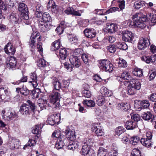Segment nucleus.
Returning a JSON list of instances; mask_svg holds the SVG:
<instances>
[{
  "label": "nucleus",
  "mask_w": 156,
  "mask_h": 156,
  "mask_svg": "<svg viewBox=\"0 0 156 156\" xmlns=\"http://www.w3.org/2000/svg\"><path fill=\"white\" fill-rule=\"evenodd\" d=\"M91 140L88 139L83 143L81 149L82 154L87 156H94L95 151L90 146Z\"/></svg>",
  "instance_id": "nucleus-4"
},
{
  "label": "nucleus",
  "mask_w": 156,
  "mask_h": 156,
  "mask_svg": "<svg viewBox=\"0 0 156 156\" xmlns=\"http://www.w3.org/2000/svg\"><path fill=\"white\" fill-rule=\"evenodd\" d=\"M8 91L4 87L0 88V102L6 98Z\"/></svg>",
  "instance_id": "nucleus-32"
},
{
  "label": "nucleus",
  "mask_w": 156,
  "mask_h": 156,
  "mask_svg": "<svg viewBox=\"0 0 156 156\" xmlns=\"http://www.w3.org/2000/svg\"><path fill=\"white\" fill-rule=\"evenodd\" d=\"M41 93L40 89H36L32 91L31 94L33 96V98H38L39 97V95Z\"/></svg>",
  "instance_id": "nucleus-49"
},
{
  "label": "nucleus",
  "mask_w": 156,
  "mask_h": 156,
  "mask_svg": "<svg viewBox=\"0 0 156 156\" xmlns=\"http://www.w3.org/2000/svg\"><path fill=\"white\" fill-rule=\"evenodd\" d=\"M42 20L44 23H47L51 21L52 19L51 16L47 12H45L43 14V15L41 18Z\"/></svg>",
  "instance_id": "nucleus-37"
},
{
  "label": "nucleus",
  "mask_w": 156,
  "mask_h": 156,
  "mask_svg": "<svg viewBox=\"0 0 156 156\" xmlns=\"http://www.w3.org/2000/svg\"><path fill=\"white\" fill-rule=\"evenodd\" d=\"M51 83L53 86V90L59 91L61 87V83L59 82L58 80L55 77H52Z\"/></svg>",
  "instance_id": "nucleus-19"
},
{
  "label": "nucleus",
  "mask_w": 156,
  "mask_h": 156,
  "mask_svg": "<svg viewBox=\"0 0 156 156\" xmlns=\"http://www.w3.org/2000/svg\"><path fill=\"white\" fill-rule=\"evenodd\" d=\"M140 141V138L137 136L131 137L129 140V142L131 144L133 145H136Z\"/></svg>",
  "instance_id": "nucleus-45"
},
{
  "label": "nucleus",
  "mask_w": 156,
  "mask_h": 156,
  "mask_svg": "<svg viewBox=\"0 0 156 156\" xmlns=\"http://www.w3.org/2000/svg\"><path fill=\"white\" fill-rule=\"evenodd\" d=\"M61 136L64 135H61V131L59 130H57L54 132L52 135V136L53 137H55L58 139L60 138Z\"/></svg>",
  "instance_id": "nucleus-54"
},
{
  "label": "nucleus",
  "mask_w": 156,
  "mask_h": 156,
  "mask_svg": "<svg viewBox=\"0 0 156 156\" xmlns=\"http://www.w3.org/2000/svg\"><path fill=\"white\" fill-rule=\"evenodd\" d=\"M9 20L12 23L17 24L19 20V16L15 13H12L10 16Z\"/></svg>",
  "instance_id": "nucleus-28"
},
{
  "label": "nucleus",
  "mask_w": 156,
  "mask_h": 156,
  "mask_svg": "<svg viewBox=\"0 0 156 156\" xmlns=\"http://www.w3.org/2000/svg\"><path fill=\"white\" fill-rule=\"evenodd\" d=\"M145 2L144 1L138 0L134 2L133 8L135 9H139L145 6Z\"/></svg>",
  "instance_id": "nucleus-30"
},
{
  "label": "nucleus",
  "mask_w": 156,
  "mask_h": 156,
  "mask_svg": "<svg viewBox=\"0 0 156 156\" xmlns=\"http://www.w3.org/2000/svg\"><path fill=\"white\" fill-rule=\"evenodd\" d=\"M4 49L5 52L9 55L14 54L16 51L14 47L10 43L7 44Z\"/></svg>",
  "instance_id": "nucleus-14"
},
{
  "label": "nucleus",
  "mask_w": 156,
  "mask_h": 156,
  "mask_svg": "<svg viewBox=\"0 0 156 156\" xmlns=\"http://www.w3.org/2000/svg\"><path fill=\"white\" fill-rule=\"evenodd\" d=\"M116 46L114 44L109 45L107 47L108 50L111 53H114L116 50Z\"/></svg>",
  "instance_id": "nucleus-55"
},
{
  "label": "nucleus",
  "mask_w": 156,
  "mask_h": 156,
  "mask_svg": "<svg viewBox=\"0 0 156 156\" xmlns=\"http://www.w3.org/2000/svg\"><path fill=\"white\" fill-rule=\"evenodd\" d=\"M48 6L50 8L51 7V11L53 13L57 14L59 12L58 7L55 4L54 2L52 0L50 1L48 3Z\"/></svg>",
  "instance_id": "nucleus-18"
},
{
  "label": "nucleus",
  "mask_w": 156,
  "mask_h": 156,
  "mask_svg": "<svg viewBox=\"0 0 156 156\" xmlns=\"http://www.w3.org/2000/svg\"><path fill=\"white\" fill-rule=\"evenodd\" d=\"M50 102L53 104V107L54 108L58 107L59 104L58 103H56V102L59 101L61 95L58 92L53 90L52 93L49 96Z\"/></svg>",
  "instance_id": "nucleus-6"
},
{
  "label": "nucleus",
  "mask_w": 156,
  "mask_h": 156,
  "mask_svg": "<svg viewBox=\"0 0 156 156\" xmlns=\"http://www.w3.org/2000/svg\"><path fill=\"white\" fill-rule=\"evenodd\" d=\"M16 58L14 57L11 56L7 59L6 66L9 69L12 70L18 69V68L16 66Z\"/></svg>",
  "instance_id": "nucleus-8"
},
{
  "label": "nucleus",
  "mask_w": 156,
  "mask_h": 156,
  "mask_svg": "<svg viewBox=\"0 0 156 156\" xmlns=\"http://www.w3.org/2000/svg\"><path fill=\"white\" fill-rule=\"evenodd\" d=\"M62 25V23H61L59 26L57 27L55 30L58 34H61L63 33L64 29Z\"/></svg>",
  "instance_id": "nucleus-56"
},
{
  "label": "nucleus",
  "mask_w": 156,
  "mask_h": 156,
  "mask_svg": "<svg viewBox=\"0 0 156 156\" xmlns=\"http://www.w3.org/2000/svg\"><path fill=\"white\" fill-rule=\"evenodd\" d=\"M41 128L39 126L36 125L33 127L32 130V133L33 134H39L40 132Z\"/></svg>",
  "instance_id": "nucleus-58"
},
{
  "label": "nucleus",
  "mask_w": 156,
  "mask_h": 156,
  "mask_svg": "<svg viewBox=\"0 0 156 156\" xmlns=\"http://www.w3.org/2000/svg\"><path fill=\"white\" fill-rule=\"evenodd\" d=\"M125 131V129L122 126H119L115 129L116 134L118 136H119Z\"/></svg>",
  "instance_id": "nucleus-50"
},
{
  "label": "nucleus",
  "mask_w": 156,
  "mask_h": 156,
  "mask_svg": "<svg viewBox=\"0 0 156 156\" xmlns=\"http://www.w3.org/2000/svg\"><path fill=\"white\" fill-rule=\"evenodd\" d=\"M130 156H141V153L139 150L134 149Z\"/></svg>",
  "instance_id": "nucleus-61"
},
{
  "label": "nucleus",
  "mask_w": 156,
  "mask_h": 156,
  "mask_svg": "<svg viewBox=\"0 0 156 156\" xmlns=\"http://www.w3.org/2000/svg\"><path fill=\"white\" fill-rule=\"evenodd\" d=\"M150 41L148 38H142L140 39L138 47L140 50H143L150 45Z\"/></svg>",
  "instance_id": "nucleus-12"
},
{
  "label": "nucleus",
  "mask_w": 156,
  "mask_h": 156,
  "mask_svg": "<svg viewBox=\"0 0 156 156\" xmlns=\"http://www.w3.org/2000/svg\"><path fill=\"white\" fill-rule=\"evenodd\" d=\"M118 27L116 25L112 23L107 25L106 29L108 33H114L117 31Z\"/></svg>",
  "instance_id": "nucleus-29"
},
{
  "label": "nucleus",
  "mask_w": 156,
  "mask_h": 156,
  "mask_svg": "<svg viewBox=\"0 0 156 156\" xmlns=\"http://www.w3.org/2000/svg\"><path fill=\"white\" fill-rule=\"evenodd\" d=\"M16 115V114L14 111L8 110L6 113V115H2V117L5 120L9 121L15 118Z\"/></svg>",
  "instance_id": "nucleus-16"
},
{
  "label": "nucleus",
  "mask_w": 156,
  "mask_h": 156,
  "mask_svg": "<svg viewBox=\"0 0 156 156\" xmlns=\"http://www.w3.org/2000/svg\"><path fill=\"white\" fill-rule=\"evenodd\" d=\"M116 46L119 49L122 50H126L128 48L127 45L124 42H116Z\"/></svg>",
  "instance_id": "nucleus-42"
},
{
  "label": "nucleus",
  "mask_w": 156,
  "mask_h": 156,
  "mask_svg": "<svg viewBox=\"0 0 156 156\" xmlns=\"http://www.w3.org/2000/svg\"><path fill=\"white\" fill-rule=\"evenodd\" d=\"M141 106L144 108H147L150 105V103L148 101L143 100L141 101L140 103Z\"/></svg>",
  "instance_id": "nucleus-57"
},
{
  "label": "nucleus",
  "mask_w": 156,
  "mask_h": 156,
  "mask_svg": "<svg viewBox=\"0 0 156 156\" xmlns=\"http://www.w3.org/2000/svg\"><path fill=\"white\" fill-rule=\"evenodd\" d=\"M156 54L150 56L144 55L141 58V60L147 63H150L154 64L156 61Z\"/></svg>",
  "instance_id": "nucleus-15"
},
{
  "label": "nucleus",
  "mask_w": 156,
  "mask_h": 156,
  "mask_svg": "<svg viewBox=\"0 0 156 156\" xmlns=\"http://www.w3.org/2000/svg\"><path fill=\"white\" fill-rule=\"evenodd\" d=\"M119 9L117 7H113L110 8L109 9L106 11V13L107 14L110 13L114 12L116 11H119Z\"/></svg>",
  "instance_id": "nucleus-59"
},
{
  "label": "nucleus",
  "mask_w": 156,
  "mask_h": 156,
  "mask_svg": "<svg viewBox=\"0 0 156 156\" xmlns=\"http://www.w3.org/2000/svg\"><path fill=\"white\" fill-rule=\"evenodd\" d=\"M37 38V42L41 41V36L40 34L37 32H33L31 35L29 41V45L32 48L35 47V44Z\"/></svg>",
  "instance_id": "nucleus-10"
},
{
  "label": "nucleus",
  "mask_w": 156,
  "mask_h": 156,
  "mask_svg": "<svg viewBox=\"0 0 156 156\" xmlns=\"http://www.w3.org/2000/svg\"><path fill=\"white\" fill-rule=\"evenodd\" d=\"M133 73L135 76L140 77L143 75V72L141 69L136 68L133 71Z\"/></svg>",
  "instance_id": "nucleus-46"
},
{
  "label": "nucleus",
  "mask_w": 156,
  "mask_h": 156,
  "mask_svg": "<svg viewBox=\"0 0 156 156\" xmlns=\"http://www.w3.org/2000/svg\"><path fill=\"white\" fill-rule=\"evenodd\" d=\"M68 52L65 48H61L59 50V55L60 58L65 59L68 55Z\"/></svg>",
  "instance_id": "nucleus-35"
},
{
  "label": "nucleus",
  "mask_w": 156,
  "mask_h": 156,
  "mask_svg": "<svg viewBox=\"0 0 156 156\" xmlns=\"http://www.w3.org/2000/svg\"><path fill=\"white\" fill-rule=\"evenodd\" d=\"M130 86L136 90H139L141 86V84L139 81L133 78L130 82Z\"/></svg>",
  "instance_id": "nucleus-22"
},
{
  "label": "nucleus",
  "mask_w": 156,
  "mask_h": 156,
  "mask_svg": "<svg viewBox=\"0 0 156 156\" xmlns=\"http://www.w3.org/2000/svg\"><path fill=\"white\" fill-rule=\"evenodd\" d=\"M99 67L100 69L105 72H111L113 68V65L108 60L103 59L100 61Z\"/></svg>",
  "instance_id": "nucleus-5"
},
{
  "label": "nucleus",
  "mask_w": 156,
  "mask_h": 156,
  "mask_svg": "<svg viewBox=\"0 0 156 156\" xmlns=\"http://www.w3.org/2000/svg\"><path fill=\"white\" fill-rule=\"evenodd\" d=\"M82 94L84 97L87 98H90L91 95L90 91L86 90L83 91Z\"/></svg>",
  "instance_id": "nucleus-62"
},
{
  "label": "nucleus",
  "mask_w": 156,
  "mask_h": 156,
  "mask_svg": "<svg viewBox=\"0 0 156 156\" xmlns=\"http://www.w3.org/2000/svg\"><path fill=\"white\" fill-rule=\"evenodd\" d=\"M30 80L29 82L32 84L34 87H35L37 86V77L35 73L34 72L30 74Z\"/></svg>",
  "instance_id": "nucleus-20"
},
{
  "label": "nucleus",
  "mask_w": 156,
  "mask_h": 156,
  "mask_svg": "<svg viewBox=\"0 0 156 156\" xmlns=\"http://www.w3.org/2000/svg\"><path fill=\"white\" fill-rule=\"evenodd\" d=\"M37 48L38 49V51L39 52L40 54L42 55L43 54V48L42 47V44L40 41L37 42Z\"/></svg>",
  "instance_id": "nucleus-64"
},
{
  "label": "nucleus",
  "mask_w": 156,
  "mask_h": 156,
  "mask_svg": "<svg viewBox=\"0 0 156 156\" xmlns=\"http://www.w3.org/2000/svg\"><path fill=\"white\" fill-rule=\"evenodd\" d=\"M81 58L85 64L88 65H89L90 61V57L89 56L86 54H83L82 55Z\"/></svg>",
  "instance_id": "nucleus-44"
},
{
  "label": "nucleus",
  "mask_w": 156,
  "mask_h": 156,
  "mask_svg": "<svg viewBox=\"0 0 156 156\" xmlns=\"http://www.w3.org/2000/svg\"><path fill=\"white\" fill-rule=\"evenodd\" d=\"M79 144L76 141H71L69 142V145H66L67 149L73 151L78 148Z\"/></svg>",
  "instance_id": "nucleus-27"
},
{
  "label": "nucleus",
  "mask_w": 156,
  "mask_h": 156,
  "mask_svg": "<svg viewBox=\"0 0 156 156\" xmlns=\"http://www.w3.org/2000/svg\"><path fill=\"white\" fill-rule=\"evenodd\" d=\"M100 91L101 94H104L105 97L110 96L112 94V92L111 90L108 89L105 87H101Z\"/></svg>",
  "instance_id": "nucleus-36"
},
{
  "label": "nucleus",
  "mask_w": 156,
  "mask_h": 156,
  "mask_svg": "<svg viewBox=\"0 0 156 156\" xmlns=\"http://www.w3.org/2000/svg\"><path fill=\"white\" fill-rule=\"evenodd\" d=\"M118 66L120 67H126L127 66V63L126 61L122 59H119V62H118Z\"/></svg>",
  "instance_id": "nucleus-52"
},
{
  "label": "nucleus",
  "mask_w": 156,
  "mask_h": 156,
  "mask_svg": "<svg viewBox=\"0 0 156 156\" xmlns=\"http://www.w3.org/2000/svg\"><path fill=\"white\" fill-rule=\"evenodd\" d=\"M38 66L40 67H44L46 64V62L45 60L43 59H41L38 61Z\"/></svg>",
  "instance_id": "nucleus-63"
},
{
  "label": "nucleus",
  "mask_w": 156,
  "mask_h": 156,
  "mask_svg": "<svg viewBox=\"0 0 156 156\" xmlns=\"http://www.w3.org/2000/svg\"><path fill=\"white\" fill-rule=\"evenodd\" d=\"M68 143V140L66 139L65 136H61L56 143L55 147L57 149H59L62 148L65 145L66 146Z\"/></svg>",
  "instance_id": "nucleus-9"
},
{
  "label": "nucleus",
  "mask_w": 156,
  "mask_h": 156,
  "mask_svg": "<svg viewBox=\"0 0 156 156\" xmlns=\"http://www.w3.org/2000/svg\"><path fill=\"white\" fill-rule=\"evenodd\" d=\"M84 32L86 37L88 38H92L94 37L96 34L95 30L93 29H86Z\"/></svg>",
  "instance_id": "nucleus-17"
},
{
  "label": "nucleus",
  "mask_w": 156,
  "mask_h": 156,
  "mask_svg": "<svg viewBox=\"0 0 156 156\" xmlns=\"http://www.w3.org/2000/svg\"><path fill=\"white\" fill-rule=\"evenodd\" d=\"M117 107L118 109H121L125 111H127L130 108L129 104L123 103L118 104Z\"/></svg>",
  "instance_id": "nucleus-38"
},
{
  "label": "nucleus",
  "mask_w": 156,
  "mask_h": 156,
  "mask_svg": "<svg viewBox=\"0 0 156 156\" xmlns=\"http://www.w3.org/2000/svg\"><path fill=\"white\" fill-rule=\"evenodd\" d=\"M125 125L126 129L128 130L133 129L137 126L136 122H133L131 120L127 121L125 123Z\"/></svg>",
  "instance_id": "nucleus-23"
},
{
  "label": "nucleus",
  "mask_w": 156,
  "mask_h": 156,
  "mask_svg": "<svg viewBox=\"0 0 156 156\" xmlns=\"http://www.w3.org/2000/svg\"><path fill=\"white\" fill-rule=\"evenodd\" d=\"M131 119L136 122L140 120V117L138 114H131Z\"/></svg>",
  "instance_id": "nucleus-53"
},
{
  "label": "nucleus",
  "mask_w": 156,
  "mask_h": 156,
  "mask_svg": "<svg viewBox=\"0 0 156 156\" xmlns=\"http://www.w3.org/2000/svg\"><path fill=\"white\" fill-rule=\"evenodd\" d=\"M112 4H115V5L119 6L121 10H122L125 7V1L124 0H113L112 2Z\"/></svg>",
  "instance_id": "nucleus-31"
},
{
  "label": "nucleus",
  "mask_w": 156,
  "mask_h": 156,
  "mask_svg": "<svg viewBox=\"0 0 156 156\" xmlns=\"http://www.w3.org/2000/svg\"><path fill=\"white\" fill-rule=\"evenodd\" d=\"M127 94L130 95L135 94L136 93V90L131 86L128 87L127 89Z\"/></svg>",
  "instance_id": "nucleus-47"
},
{
  "label": "nucleus",
  "mask_w": 156,
  "mask_h": 156,
  "mask_svg": "<svg viewBox=\"0 0 156 156\" xmlns=\"http://www.w3.org/2000/svg\"><path fill=\"white\" fill-rule=\"evenodd\" d=\"M121 77L124 80H131L133 78L130 75L129 73L128 72H124L121 75Z\"/></svg>",
  "instance_id": "nucleus-43"
},
{
  "label": "nucleus",
  "mask_w": 156,
  "mask_h": 156,
  "mask_svg": "<svg viewBox=\"0 0 156 156\" xmlns=\"http://www.w3.org/2000/svg\"><path fill=\"white\" fill-rule=\"evenodd\" d=\"M19 11L22 12H28L27 6L24 3H22L18 4Z\"/></svg>",
  "instance_id": "nucleus-40"
},
{
  "label": "nucleus",
  "mask_w": 156,
  "mask_h": 156,
  "mask_svg": "<svg viewBox=\"0 0 156 156\" xmlns=\"http://www.w3.org/2000/svg\"><path fill=\"white\" fill-rule=\"evenodd\" d=\"M122 40L126 42L134 43V35L133 33L129 30H124L122 33Z\"/></svg>",
  "instance_id": "nucleus-7"
},
{
  "label": "nucleus",
  "mask_w": 156,
  "mask_h": 156,
  "mask_svg": "<svg viewBox=\"0 0 156 156\" xmlns=\"http://www.w3.org/2000/svg\"><path fill=\"white\" fill-rule=\"evenodd\" d=\"M133 21L130 22L129 26L132 27L144 28L145 27L144 22L147 20L146 16L140 12L137 13L132 16Z\"/></svg>",
  "instance_id": "nucleus-1"
},
{
  "label": "nucleus",
  "mask_w": 156,
  "mask_h": 156,
  "mask_svg": "<svg viewBox=\"0 0 156 156\" xmlns=\"http://www.w3.org/2000/svg\"><path fill=\"white\" fill-rule=\"evenodd\" d=\"M105 101V97L102 95H100L98 97V99L97 100V104L99 106L102 105L104 104Z\"/></svg>",
  "instance_id": "nucleus-48"
},
{
  "label": "nucleus",
  "mask_w": 156,
  "mask_h": 156,
  "mask_svg": "<svg viewBox=\"0 0 156 156\" xmlns=\"http://www.w3.org/2000/svg\"><path fill=\"white\" fill-rule=\"evenodd\" d=\"M69 60L71 65L67 62H65L64 64V67L69 72L72 71L73 67L78 68L81 64L80 60L76 56L71 55L69 58Z\"/></svg>",
  "instance_id": "nucleus-3"
},
{
  "label": "nucleus",
  "mask_w": 156,
  "mask_h": 156,
  "mask_svg": "<svg viewBox=\"0 0 156 156\" xmlns=\"http://www.w3.org/2000/svg\"><path fill=\"white\" fill-rule=\"evenodd\" d=\"M82 103L84 105H86L88 107H93L95 106V103L94 101L91 100H84Z\"/></svg>",
  "instance_id": "nucleus-39"
},
{
  "label": "nucleus",
  "mask_w": 156,
  "mask_h": 156,
  "mask_svg": "<svg viewBox=\"0 0 156 156\" xmlns=\"http://www.w3.org/2000/svg\"><path fill=\"white\" fill-rule=\"evenodd\" d=\"M65 133L66 134V138L68 140H69L71 141H73L75 140L76 136L74 131L66 130L65 131Z\"/></svg>",
  "instance_id": "nucleus-21"
},
{
  "label": "nucleus",
  "mask_w": 156,
  "mask_h": 156,
  "mask_svg": "<svg viewBox=\"0 0 156 156\" xmlns=\"http://www.w3.org/2000/svg\"><path fill=\"white\" fill-rule=\"evenodd\" d=\"M53 118L55 124L58 123L60 120V115L59 114H55L51 115Z\"/></svg>",
  "instance_id": "nucleus-60"
},
{
  "label": "nucleus",
  "mask_w": 156,
  "mask_h": 156,
  "mask_svg": "<svg viewBox=\"0 0 156 156\" xmlns=\"http://www.w3.org/2000/svg\"><path fill=\"white\" fill-rule=\"evenodd\" d=\"M140 142L143 145L148 147H151L152 145V143L151 142V140L146 138H141Z\"/></svg>",
  "instance_id": "nucleus-33"
},
{
  "label": "nucleus",
  "mask_w": 156,
  "mask_h": 156,
  "mask_svg": "<svg viewBox=\"0 0 156 156\" xmlns=\"http://www.w3.org/2000/svg\"><path fill=\"white\" fill-rule=\"evenodd\" d=\"M92 131L95 133L98 136H101L104 135V133L100 123H94L93 124L91 127Z\"/></svg>",
  "instance_id": "nucleus-11"
},
{
  "label": "nucleus",
  "mask_w": 156,
  "mask_h": 156,
  "mask_svg": "<svg viewBox=\"0 0 156 156\" xmlns=\"http://www.w3.org/2000/svg\"><path fill=\"white\" fill-rule=\"evenodd\" d=\"M39 27L40 31L42 32H46L51 28V25L49 23H44L42 20L39 21Z\"/></svg>",
  "instance_id": "nucleus-13"
},
{
  "label": "nucleus",
  "mask_w": 156,
  "mask_h": 156,
  "mask_svg": "<svg viewBox=\"0 0 156 156\" xmlns=\"http://www.w3.org/2000/svg\"><path fill=\"white\" fill-rule=\"evenodd\" d=\"M150 73L151 74L149 76V79L150 80H153L156 76V69H153Z\"/></svg>",
  "instance_id": "nucleus-51"
},
{
  "label": "nucleus",
  "mask_w": 156,
  "mask_h": 156,
  "mask_svg": "<svg viewBox=\"0 0 156 156\" xmlns=\"http://www.w3.org/2000/svg\"><path fill=\"white\" fill-rule=\"evenodd\" d=\"M61 46L60 40L58 39L52 43L51 49L52 51H56Z\"/></svg>",
  "instance_id": "nucleus-34"
},
{
  "label": "nucleus",
  "mask_w": 156,
  "mask_h": 156,
  "mask_svg": "<svg viewBox=\"0 0 156 156\" xmlns=\"http://www.w3.org/2000/svg\"><path fill=\"white\" fill-rule=\"evenodd\" d=\"M27 104H23L19 110V112L22 115H30L31 111L34 113L36 108L34 104L30 100H27Z\"/></svg>",
  "instance_id": "nucleus-2"
},
{
  "label": "nucleus",
  "mask_w": 156,
  "mask_h": 156,
  "mask_svg": "<svg viewBox=\"0 0 156 156\" xmlns=\"http://www.w3.org/2000/svg\"><path fill=\"white\" fill-rule=\"evenodd\" d=\"M141 116L144 120H151V122H152L154 118V115L149 112H143Z\"/></svg>",
  "instance_id": "nucleus-24"
},
{
  "label": "nucleus",
  "mask_w": 156,
  "mask_h": 156,
  "mask_svg": "<svg viewBox=\"0 0 156 156\" xmlns=\"http://www.w3.org/2000/svg\"><path fill=\"white\" fill-rule=\"evenodd\" d=\"M16 92L18 93L20 92V93L24 96H27L30 93L29 90L26 86L23 85L21 88L18 87L16 88Z\"/></svg>",
  "instance_id": "nucleus-26"
},
{
  "label": "nucleus",
  "mask_w": 156,
  "mask_h": 156,
  "mask_svg": "<svg viewBox=\"0 0 156 156\" xmlns=\"http://www.w3.org/2000/svg\"><path fill=\"white\" fill-rule=\"evenodd\" d=\"M48 101L46 100L43 99H39L38 101V103L41 108L43 109H48L49 106V104L47 103Z\"/></svg>",
  "instance_id": "nucleus-25"
},
{
  "label": "nucleus",
  "mask_w": 156,
  "mask_h": 156,
  "mask_svg": "<svg viewBox=\"0 0 156 156\" xmlns=\"http://www.w3.org/2000/svg\"><path fill=\"white\" fill-rule=\"evenodd\" d=\"M69 41L71 44L77 43L78 42V38L77 36L72 34H69L68 36Z\"/></svg>",
  "instance_id": "nucleus-41"
}]
</instances>
